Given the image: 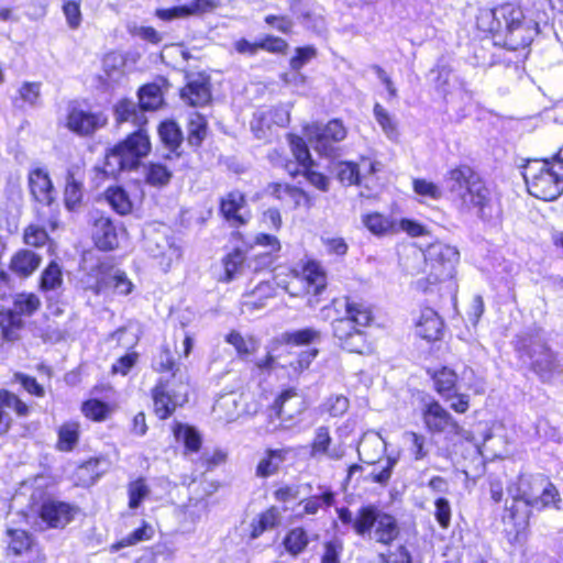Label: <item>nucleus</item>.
<instances>
[{
  "instance_id": "obj_1",
  "label": "nucleus",
  "mask_w": 563,
  "mask_h": 563,
  "mask_svg": "<svg viewBox=\"0 0 563 563\" xmlns=\"http://www.w3.org/2000/svg\"><path fill=\"white\" fill-rule=\"evenodd\" d=\"M561 495L554 483L543 474H519L516 494L505 504L500 515L504 534L510 544L525 542L530 533L532 511L560 508Z\"/></svg>"
},
{
  "instance_id": "obj_2",
  "label": "nucleus",
  "mask_w": 563,
  "mask_h": 563,
  "mask_svg": "<svg viewBox=\"0 0 563 563\" xmlns=\"http://www.w3.org/2000/svg\"><path fill=\"white\" fill-rule=\"evenodd\" d=\"M473 32L481 40H490L495 46L520 52L527 57L540 27L521 4L506 1L493 8H479Z\"/></svg>"
},
{
  "instance_id": "obj_3",
  "label": "nucleus",
  "mask_w": 563,
  "mask_h": 563,
  "mask_svg": "<svg viewBox=\"0 0 563 563\" xmlns=\"http://www.w3.org/2000/svg\"><path fill=\"white\" fill-rule=\"evenodd\" d=\"M323 310L334 312L330 322L331 335L341 351L356 355H371L375 352V341L367 331L376 319L372 302L346 294L332 298Z\"/></svg>"
},
{
  "instance_id": "obj_4",
  "label": "nucleus",
  "mask_w": 563,
  "mask_h": 563,
  "mask_svg": "<svg viewBox=\"0 0 563 563\" xmlns=\"http://www.w3.org/2000/svg\"><path fill=\"white\" fill-rule=\"evenodd\" d=\"M117 124L131 122L139 126L123 140L108 147L100 166L95 167L97 174L106 178H118L124 172L136 170L152 151L150 136L142 125L146 124L145 117L140 112L139 102L122 98L113 106Z\"/></svg>"
},
{
  "instance_id": "obj_5",
  "label": "nucleus",
  "mask_w": 563,
  "mask_h": 563,
  "mask_svg": "<svg viewBox=\"0 0 563 563\" xmlns=\"http://www.w3.org/2000/svg\"><path fill=\"white\" fill-rule=\"evenodd\" d=\"M453 203L460 212L474 211L484 222L501 220L504 210L500 198L493 192L486 180L468 164H459L446 173Z\"/></svg>"
},
{
  "instance_id": "obj_6",
  "label": "nucleus",
  "mask_w": 563,
  "mask_h": 563,
  "mask_svg": "<svg viewBox=\"0 0 563 563\" xmlns=\"http://www.w3.org/2000/svg\"><path fill=\"white\" fill-rule=\"evenodd\" d=\"M253 245L266 247L267 251L260 252L252 256V272L254 274L271 273L273 275V282L262 280L252 290L243 294L241 306L242 309L247 312H253L266 307L267 301L276 296V286L291 297L297 296L290 282L283 278L280 273H276L277 268L280 267V265H277V262L280 258L283 250L279 238L271 233L258 232L255 234L253 244L249 245V249Z\"/></svg>"
},
{
  "instance_id": "obj_7",
  "label": "nucleus",
  "mask_w": 563,
  "mask_h": 563,
  "mask_svg": "<svg viewBox=\"0 0 563 563\" xmlns=\"http://www.w3.org/2000/svg\"><path fill=\"white\" fill-rule=\"evenodd\" d=\"M152 368L159 375L169 374V378L159 376L150 389L152 411L157 420L165 421L188 404L189 379L179 375L180 364L168 345L161 346L159 356Z\"/></svg>"
},
{
  "instance_id": "obj_8",
  "label": "nucleus",
  "mask_w": 563,
  "mask_h": 563,
  "mask_svg": "<svg viewBox=\"0 0 563 563\" xmlns=\"http://www.w3.org/2000/svg\"><path fill=\"white\" fill-rule=\"evenodd\" d=\"M340 522L362 539H373L384 547L391 545L401 533L397 517L380 506L367 503L361 505L355 514L346 506L336 508Z\"/></svg>"
},
{
  "instance_id": "obj_9",
  "label": "nucleus",
  "mask_w": 563,
  "mask_h": 563,
  "mask_svg": "<svg viewBox=\"0 0 563 563\" xmlns=\"http://www.w3.org/2000/svg\"><path fill=\"white\" fill-rule=\"evenodd\" d=\"M527 191L530 196L554 201L563 194V161L559 151L548 158H528L521 165Z\"/></svg>"
},
{
  "instance_id": "obj_10",
  "label": "nucleus",
  "mask_w": 563,
  "mask_h": 563,
  "mask_svg": "<svg viewBox=\"0 0 563 563\" xmlns=\"http://www.w3.org/2000/svg\"><path fill=\"white\" fill-rule=\"evenodd\" d=\"M27 188L34 202V217L42 224H47L51 232L60 227V209L57 192L45 167L35 166L29 169Z\"/></svg>"
},
{
  "instance_id": "obj_11",
  "label": "nucleus",
  "mask_w": 563,
  "mask_h": 563,
  "mask_svg": "<svg viewBox=\"0 0 563 563\" xmlns=\"http://www.w3.org/2000/svg\"><path fill=\"white\" fill-rule=\"evenodd\" d=\"M459 261L460 252L456 247L441 242L430 244L424 253V276L417 282V288L423 294L433 292L454 277Z\"/></svg>"
},
{
  "instance_id": "obj_12",
  "label": "nucleus",
  "mask_w": 563,
  "mask_h": 563,
  "mask_svg": "<svg viewBox=\"0 0 563 563\" xmlns=\"http://www.w3.org/2000/svg\"><path fill=\"white\" fill-rule=\"evenodd\" d=\"M286 141L295 159L286 158L283 168L287 175L295 179L302 176L307 183L321 192L330 190V178L318 169V163L312 157L309 145L305 139L296 133H287Z\"/></svg>"
},
{
  "instance_id": "obj_13",
  "label": "nucleus",
  "mask_w": 563,
  "mask_h": 563,
  "mask_svg": "<svg viewBox=\"0 0 563 563\" xmlns=\"http://www.w3.org/2000/svg\"><path fill=\"white\" fill-rule=\"evenodd\" d=\"M420 419L430 437L449 439L463 435L466 441L475 443L474 434L471 432L464 434V429L459 420L435 398H429L422 404Z\"/></svg>"
},
{
  "instance_id": "obj_14",
  "label": "nucleus",
  "mask_w": 563,
  "mask_h": 563,
  "mask_svg": "<svg viewBox=\"0 0 563 563\" xmlns=\"http://www.w3.org/2000/svg\"><path fill=\"white\" fill-rule=\"evenodd\" d=\"M380 163L367 155H361L358 162L340 161L336 163V179L345 187L357 186L367 192L361 196L372 198V190L378 186L376 174L380 170Z\"/></svg>"
},
{
  "instance_id": "obj_15",
  "label": "nucleus",
  "mask_w": 563,
  "mask_h": 563,
  "mask_svg": "<svg viewBox=\"0 0 563 563\" xmlns=\"http://www.w3.org/2000/svg\"><path fill=\"white\" fill-rule=\"evenodd\" d=\"M427 374L432 383V389L456 415H465L471 408V396L459 391L460 376L457 372L448 366L441 365L435 368H428Z\"/></svg>"
},
{
  "instance_id": "obj_16",
  "label": "nucleus",
  "mask_w": 563,
  "mask_h": 563,
  "mask_svg": "<svg viewBox=\"0 0 563 563\" xmlns=\"http://www.w3.org/2000/svg\"><path fill=\"white\" fill-rule=\"evenodd\" d=\"M305 141L311 144L313 150L324 157H331L336 145L347 136V129L339 118L331 119L327 123L310 122L302 126Z\"/></svg>"
},
{
  "instance_id": "obj_17",
  "label": "nucleus",
  "mask_w": 563,
  "mask_h": 563,
  "mask_svg": "<svg viewBox=\"0 0 563 563\" xmlns=\"http://www.w3.org/2000/svg\"><path fill=\"white\" fill-rule=\"evenodd\" d=\"M218 214L224 223L233 229L231 240L244 242L245 236L239 229L247 225L251 220L246 195L234 189L221 196L218 201Z\"/></svg>"
},
{
  "instance_id": "obj_18",
  "label": "nucleus",
  "mask_w": 563,
  "mask_h": 563,
  "mask_svg": "<svg viewBox=\"0 0 563 563\" xmlns=\"http://www.w3.org/2000/svg\"><path fill=\"white\" fill-rule=\"evenodd\" d=\"M4 537V555L13 560L12 563H47L45 553L27 530L7 528Z\"/></svg>"
},
{
  "instance_id": "obj_19",
  "label": "nucleus",
  "mask_w": 563,
  "mask_h": 563,
  "mask_svg": "<svg viewBox=\"0 0 563 563\" xmlns=\"http://www.w3.org/2000/svg\"><path fill=\"white\" fill-rule=\"evenodd\" d=\"M108 123V115L103 111H95L89 107H84L78 101H74L68 106L65 117V128L73 134L84 139H92Z\"/></svg>"
},
{
  "instance_id": "obj_20",
  "label": "nucleus",
  "mask_w": 563,
  "mask_h": 563,
  "mask_svg": "<svg viewBox=\"0 0 563 563\" xmlns=\"http://www.w3.org/2000/svg\"><path fill=\"white\" fill-rule=\"evenodd\" d=\"M285 272L280 273L283 278L290 282L301 280L303 284V291L307 295L318 297L322 295L328 288V273L322 264L316 258H306L300 264V269L295 266L288 265Z\"/></svg>"
},
{
  "instance_id": "obj_21",
  "label": "nucleus",
  "mask_w": 563,
  "mask_h": 563,
  "mask_svg": "<svg viewBox=\"0 0 563 563\" xmlns=\"http://www.w3.org/2000/svg\"><path fill=\"white\" fill-rule=\"evenodd\" d=\"M120 228L104 212H96L89 220V236L92 245L101 252H111L119 247Z\"/></svg>"
},
{
  "instance_id": "obj_22",
  "label": "nucleus",
  "mask_w": 563,
  "mask_h": 563,
  "mask_svg": "<svg viewBox=\"0 0 563 563\" xmlns=\"http://www.w3.org/2000/svg\"><path fill=\"white\" fill-rule=\"evenodd\" d=\"M79 512V508L70 503L46 497L40 504L37 517L48 529H64Z\"/></svg>"
},
{
  "instance_id": "obj_23",
  "label": "nucleus",
  "mask_w": 563,
  "mask_h": 563,
  "mask_svg": "<svg viewBox=\"0 0 563 563\" xmlns=\"http://www.w3.org/2000/svg\"><path fill=\"white\" fill-rule=\"evenodd\" d=\"M266 195L279 201L283 207L296 210L300 207L310 208L312 206V197L303 188L285 183L272 181L265 187Z\"/></svg>"
},
{
  "instance_id": "obj_24",
  "label": "nucleus",
  "mask_w": 563,
  "mask_h": 563,
  "mask_svg": "<svg viewBox=\"0 0 563 563\" xmlns=\"http://www.w3.org/2000/svg\"><path fill=\"white\" fill-rule=\"evenodd\" d=\"M234 51L240 55L255 56L260 51L276 56H285L289 52L288 42L274 34H265L261 38L251 42L245 37H240L233 43Z\"/></svg>"
},
{
  "instance_id": "obj_25",
  "label": "nucleus",
  "mask_w": 563,
  "mask_h": 563,
  "mask_svg": "<svg viewBox=\"0 0 563 563\" xmlns=\"http://www.w3.org/2000/svg\"><path fill=\"white\" fill-rule=\"evenodd\" d=\"M180 98L192 108H202L212 101L211 77L205 71L198 73L196 77L188 78L180 89Z\"/></svg>"
},
{
  "instance_id": "obj_26",
  "label": "nucleus",
  "mask_w": 563,
  "mask_h": 563,
  "mask_svg": "<svg viewBox=\"0 0 563 563\" xmlns=\"http://www.w3.org/2000/svg\"><path fill=\"white\" fill-rule=\"evenodd\" d=\"M413 328L416 335L430 344L441 341L445 332L443 319L431 307L421 308Z\"/></svg>"
},
{
  "instance_id": "obj_27",
  "label": "nucleus",
  "mask_w": 563,
  "mask_h": 563,
  "mask_svg": "<svg viewBox=\"0 0 563 563\" xmlns=\"http://www.w3.org/2000/svg\"><path fill=\"white\" fill-rule=\"evenodd\" d=\"M115 271L113 264L99 262L95 264L86 275L84 290L95 296L113 294Z\"/></svg>"
},
{
  "instance_id": "obj_28",
  "label": "nucleus",
  "mask_w": 563,
  "mask_h": 563,
  "mask_svg": "<svg viewBox=\"0 0 563 563\" xmlns=\"http://www.w3.org/2000/svg\"><path fill=\"white\" fill-rule=\"evenodd\" d=\"M9 409L20 418L27 417L31 412L30 406L19 395L7 388H0V435L8 433L12 428L13 419Z\"/></svg>"
},
{
  "instance_id": "obj_29",
  "label": "nucleus",
  "mask_w": 563,
  "mask_h": 563,
  "mask_svg": "<svg viewBox=\"0 0 563 563\" xmlns=\"http://www.w3.org/2000/svg\"><path fill=\"white\" fill-rule=\"evenodd\" d=\"M219 7L216 0H192L189 3L172 8H159L155 10V16L162 21L186 19L195 15H202L212 12Z\"/></svg>"
},
{
  "instance_id": "obj_30",
  "label": "nucleus",
  "mask_w": 563,
  "mask_h": 563,
  "mask_svg": "<svg viewBox=\"0 0 563 563\" xmlns=\"http://www.w3.org/2000/svg\"><path fill=\"white\" fill-rule=\"evenodd\" d=\"M170 432L174 440L183 445L184 455L198 454L201 451L203 438L195 426L175 420L170 424Z\"/></svg>"
},
{
  "instance_id": "obj_31",
  "label": "nucleus",
  "mask_w": 563,
  "mask_h": 563,
  "mask_svg": "<svg viewBox=\"0 0 563 563\" xmlns=\"http://www.w3.org/2000/svg\"><path fill=\"white\" fill-rule=\"evenodd\" d=\"M321 338V331L312 327L286 331L273 339V349L280 350L283 346H306L319 342Z\"/></svg>"
},
{
  "instance_id": "obj_32",
  "label": "nucleus",
  "mask_w": 563,
  "mask_h": 563,
  "mask_svg": "<svg viewBox=\"0 0 563 563\" xmlns=\"http://www.w3.org/2000/svg\"><path fill=\"white\" fill-rule=\"evenodd\" d=\"M42 263V257L30 249H19L9 262V269L21 278L33 275Z\"/></svg>"
},
{
  "instance_id": "obj_33",
  "label": "nucleus",
  "mask_w": 563,
  "mask_h": 563,
  "mask_svg": "<svg viewBox=\"0 0 563 563\" xmlns=\"http://www.w3.org/2000/svg\"><path fill=\"white\" fill-rule=\"evenodd\" d=\"M247 262L245 251L240 247H233L221 258L222 273L218 282L229 284L242 275Z\"/></svg>"
},
{
  "instance_id": "obj_34",
  "label": "nucleus",
  "mask_w": 563,
  "mask_h": 563,
  "mask_svg": "<svg viewBox=\"0 0 563 563\" xmlns=\"http://www.w3.org/2000/svg\"><path fill=\"white\" fill-rule=\"evenodd\" d=\"M81 438V423L78 420H66L56 429L55 450L63 453L73 452Z\"/></svg>"
},
{
  "instance_id": "obj_35",
  "label": "nucleus",
  "mask_w": 563,
  "mask_h": 563,
  "mask_svg": "<svg viewBox=\"0 0 563 563\" xmlns=\"http://www.w3.org/2000/svg\"><path fill=\"white\" fill-rule=\"evenodd\" d=\"M333 439L328 426H320L314 430L313 438L309 443V456L320 459L327 456L331 460L341 459L342 454L333 451Z\"/></svg>"
},
{
  "instance_id": "obj_36",
  "label": "nucleus",
  "mask_w": 563,
  "mask_h": 563,
  "mask_svg": "<svg viewBox=\"0 0 563 563\" xmlns=\"http://www.w3.org/2000/svg\"><path fill=\"white\" fill-rule=\"evenodd\" d=\"M117 407L114 402L90 397L80 404V412L86 420L93 423H101L112 417Z\"/></svg>"
},
{
  "instance_id": "obj_37",
  "label": "nucleus",
  "mask_w": 563,
  "mask_h": 563,
  "mask_svg": "<svg viewBox=\"0 0 563 563\" xmlns=\"http://www.w3.org/2000/svg\"><path fill=\"white\" fill-rule=\"evenodd\" d=\"M63 202L69 212L78 211L84 205V183L70 169L65 174Z\"/></svg>"
},
{
  "instance_id": "obj_38",
  "label": "nucleus",
  "mask_w": 563,
  "mask_h": 563,
  "mask_svg": "<svg viewBox=\"0 0 563 563\" xmlns=\"http://www.w3.org/2000/svg\"><path fill=\"white\" fill-rule=\"evenodd\" d=\"M292 452L289 446L280 449H267L264 456L256 465L255 474L261 478H267L279 471V465L284 463Z\"/></svg>"
},
{
  "instance_id": "obj_39",
  "label": "nucleus",
  "mask_w": 563,
  "mask_h": 563,
  "mask_svg": "<svg viewBox=\"0 0 563 563\" xmlns=\"http://www.w3.org/2000/svg\"><path fill=\"white\" fill-rule=\"evenodd\" d=\"M363 225L376 236L397 234L396 219L378 211H371L362 216Z\"/></svg>"
},
{
  "instance_id": "obj_40",
  "label": "nucleus",
  "mask_w": 563,
  "mask_h": 563,
  "mask_svg": "<svg viewBox=\"0 0 563 563\" xmlns=\"http://www.w3.org/2000/svg\"><path fill=\"white\" fill-rule=\"evenodd\" d=\"M224 341L234 347L238 357L241 360H249L260 349V340L255 335L249 334L245 336L238 330L229 331Z\"/></svg>"
},
{
  "instance_id": "obj_41",
  "label": "nucleus",
  "mask_w": 563,
  "mask_h": 563,
  "mask_svg": "<svg viewBox=\"0 0 563 563\" xmlns=\"http://www.w3.org/2000/svg\"><path fill=\"white\" fill-rule=\"evenodd\" d=\"M49 231L47 224H42L36 220V222H31L24 227L22 241L25 245L33 249L48 246L49 250H53L55 243L49 236Z\"/></svg>"
},
{
  "instance_id": "obj_42",
  "label": "nucleus",
  "mask_w": 563,
  "mask_h": 563,
  "mask_svg": "<svg viewBox=\"0 0 563 563\" xmlns=\"http://www.w3.org/2000/svg\"><path fill=\"white\" fill-rule=\"evenodd\" d=\"M336 503V493L330 487H324L320 494L311 495L300 501L302 505V514L298 515L297 518L302 516H314L322 508L329 509Z\"/></svg>"
},
{
  "instance_id": "obj_43",
  "label": "nucleus",
  "mask_w": 563,
  "mask_h": 563,
  "mask_svg": "<svg viewBox=\"0 0 563 563\" xmlns=\"http://www.w3.org/2000/svg\"><path fill=\"white\" fill-rule=\"evenodd\" d=\"M139 107L143 111H156L165 103L162 87L156 82L142 85L137 90Z\"/></svg>"
},
{
  "instance_id": "obj_44",
  "label": "nucleus",
  "mask_w": 563,
  "mask_h": 563,
  "mask_svg": "<svg viewBox=\"0 0 563 563\" xmlns=\"http://www.w3.org/2000/svg\"><path fill=\"white\" fill-rule=\"evenodd\" d=\"M280 522L279 510L276 506H269L260 512L250 526V539L260 538L265 531L276 528Z\"/></svg>"
},
{
  "instance_id": "obj_45",
  "label": "nucleus",
  "mask_w": 563,
  "mask_h": 563,
  "mask_svg": "<svg viewBox=\"0 0 563 563\" xmlns=\"http://www.w3.org/2000/svg\"><path fill=\"white\" fill-rule=\"evenodd\" d=\"M103 196L106 201L115 213L120 216H128L132 212V200L128 191L122 186H109L104 190Z\"/></svg>"
},
{
  "instance_id": "obj_46",
  "label": "nucleus",
  "mask_w": 563,
  "mask_h": 563,
  "mask_svg": "<svg viewBox=\"0 0 563 563\" xmlns=\"http://www.w3.org/2000/svg\"><path fill=\"white\" fill-rule=\"evenodd\" d=\"M283 547L291 556L305 552L310 543L308 531L299 526L290 528L283 538Z\"/></svg>"
},
{
  "instance_id": "obj_47",
  "label": "nucleus",
  "mask_w": 563,
  "mask_h": 563,
  "mask_svg": "<svg viewBox=\"0 0 563 563\" xmlns=\"http://www.w3.org/2000/svg\"><path fill=\"white\" fill-rule=\"evenodd\" d=\"M155 530L151 523L143 520L136 529L128 536L117 540L110 545L111 552H117L121 549L133 547L140 542L150 541L154 538Z\"/></svg>"
},
{
  "instance_id": "obj_48",
  "label": "nucleus",
  "mask_w": 563,
  "mask_h": 563,
  "mask_svg": "<svg viewBox=\"0 0 563 563\" xmlns=\"http://www.w3.org/2000/svg\"><path fill=\"white\" fill-rule=\"evenodd\" d=\"M172 177V170L162 162H148L144 166V183L151 187L163 188L170 183Z\"/></svg>"
},
{
  "instance_id": "obj_49",
  "label": "nucleus",
  "mask_w": 563,
  "mask_h": 563,
  "mask_svg": "<svg viewBox=\"0 0 563 563\" xmlns=\"http://www.w3.org/2000/svg\"><path fill=\"white\" fill-rule=\"evenodd\" d=\"M101 461V456H90L81 462L75 470L76 485L88 487L95 484L101 475L98 471Z\"/></svg>"
},
{
  "instance_id": "obj_50",
  "label": "nucleus",
  "mask_w": 563,
  "mask_h": 563,
  "mask_svg": "<svg viewBox=\"0 0 563 563\" xmlns=\"http://www.w3.org/2000/svg\"><path fill=\"white\" fill-rule=\"evenodd\" d=\"M208 120L207 118L195 112L187 123V142L194 147H200L208 135Z\"/></svg>"
},
{
  "instance_id": "obj_51",
  "label": "nucleus",
  "mask_w": 563,
  "mask_h": 563,
  "mask_svg": "<svg viewBox=\"0 0 563 563\" xmlns=\"http://www.w3.org/2000/svg\"><path fill=\"white\" fill-rule=\"evenodd\" d=\"M158 136L162 143L170 151L176 152L183 143V132L174 120H165L158 125Z\"/></svg>"
},
{
  "instance_id": "obj_52",
  "label": "nucleus",
  "mask_w": 563,
  "mask_h": 563,
  "mask_svg": "<svg viewBox=\"0 0 563 563\" xmlns=\"http://www.w3.org/2000/svg\"><path fill=\"white\" fill-rule=\"evenodd\" d=\"M63 285V272L56 261H51L40 276L42 291H51Z\"/></svg>"
},
{
  "instance_id": "obj_53",
  "label": "nucleus",
  "mask_w": 563,
  "mask_h": 563,
  "mask_svg": "<svg viewBox=\"0 0 563 563\" xmlns=\"http://www.w3.org/2000/svg\"><path fill=\"white\" fill-rule=\"evenodd\" d=\"M139 361L140 353L135 351L133 347H130L123 355L119 356L111 364L110 374L112 376H126L137 365Z\"/></svg>"
},
{
  "instance_id": "obj_54",
  "label": "nucleus",
  "mask_w": 563,
  "mask_h": 563,
  "mask_svg": "<svg viewBox=\"0 0 563 563\" xmlns=\"http://www.w3.org/2000/svg\"><path fill=\"white\" fill-rule=\"evenodd\" d=\"M150 487L144 477H137L128 484V506L130 509H136L143 500L148 496Z\"/></svg>"
},
{
  "instance_id": "obj_55",
  "label": "nucleus",
  "mask_w": 563,
  "mask_h": 563,
  "mask_svg": "<svg viewBox=\"0 0 563 563\" xmlns=\"http://www.w3.org/2000/svg\"><path fill=\"white\" fill-rule=\"evenodd\" d=\"M554 366V357L549 346L543 344L541 347V356L537 360H531L530 369L540 378L544 379L553 371Z\"/></svg>"
},
{
  "instance_id": "obj_56",
  "label": "nucleus",
  "mask_w": 563,
  "mask_h": 563,
  "mask_svg": "<svg viewBox=\"0 0 563 563\" xmlns=\"http://www.w3.org/2000/svg\"><path fill=\"white\" fill-rule=\"evenodd\" d=\"M411 185L413 192L422 198L440 200L443 196L442 188L426 178H413Z\"/></svg>"
},
{
  "instance_id": "obj_57",
  "label": "nucleus",
  "mask_w": 563,
  "mask_h": 563,
  "mask_svg": "<svg viewBox=\"0 0 563 563\" xmlns=\"http://www.w3.org/2000/svg\"><path fill=\"white\" fill-rule=\"evenodd\" d=\"M318 354L319 350L316 347L301 351L296 354V358L294 361L282 364L280 368L290 369L295 373H301L309 368L310 364L318 356Z\"/></svg>"
},
{
  "instance_id": "obj_58",
  "label": "nucleus",
  "mask_w": 563,
  "mask_h": 563,
  "mask_svg": "<svg viewBox=\"0 0 563 563\" xmlns=\"http://www.w3.org/2000/svg\"><path fill=\"white\" fill-rule=\"evenodd\" d=\"M278 351L279 350L273 349V340H272L269 347H268L266 354L264 355V357L256 360L253 363L254 369L258 374H264V373L268 374V373L273 372L275 368L280 367V365L283 364V363H280L282 354L278 353Z\"/></svg>"
},
{
  "instance_id": "obj_59",
  "label": "nucleus",
  "mask_w": 563,
  "mask_h": 563,
  "mask_svg": "<svg viewBox=\"0 0 563 563\" xmlns=\"http://www.w3.org/2000/svg\"><path fill=\"white\" fill-rule=\"evenodd\" d=\"M41 307V300L33 294H19L13 301V308L21 316H32Z\"/></svg>"
},
{
  "instance_id": "obj_60",
  "label": "nucleus",
  "mask_w": 563,
  "mask_h": 563,
  "mask_svg": "<svg viewBox=\"0 0 563 563\" xmlns=\"http://www.w3.org/2000/svg\"><path fill=\"white\" fill-rule=\"evenodd\" d=\"M317 48L312 45L298 46L294 55L289 58V68L292 71H300L301 68L311 59L317 57Z\"/></svg>"
},
{
  "instance_id": "obj_61",
  "label": "nucleus",
  "mask_w": 563,
  "mask_h": 563,
  "mask_svg": "<svg viewBox=\"0 0 563 563\" xmlns=\"http://www.w3.org/2000/svg\"><path fill=\"white\" fill-rule=\"evenodd\" d=\"M12 382L19 383L22 388L33 397L43 398L45 396L44 387L31 375L22 372H15L12 376Z\"/></svg>"
},
{
  "instance_id": "obj_62",
  "label": "nucleus",
  "mask_w": 563,
  "mask_h": 563,
  "mask_svg": "<svg viewBox=\"0 0 563 563\" xmlns=\"http://www.w3.org/2000/svg\"><path fill=\"white\" fill-rule=\"evenodd\" d=\"M404 437L409 441L410 454L415 461H421L428 455L426 437L423 434L417 431H407Z\"/></svg>"
},
{
  "instance_id": "obj_63",
  "label": "nucleus",
  "mask_w": 563,
  "mask_h": 563,
  "mask_svg": "<svg viewBox=\"0 0 563 563\" xmlns=\"http://www.w3.org/2000/svg\"><path fill=\"white\" fill-rule=\"evenodd\" d=\"M228 461V452L223 449L216 448L209 453L199 456L198 463L206 472H211L216 467L225 464Z\"/></svg>"
},
{
  "instance_id": "obj_64",
  "label": "nucleus",
  "mask_w": 563,
  "mask_h": 563,
  "mask_svg": "<svg viewBox=\"0 0 563 563\" xmlns=\"http://www.w3.org/2000/svg\"><path fill=\"white\" fill-rule=\"evenodd\" d=\"M380 563H412V555L405 544H399L394 551L378 554Z\"/></svg>"
}]
</instances>
